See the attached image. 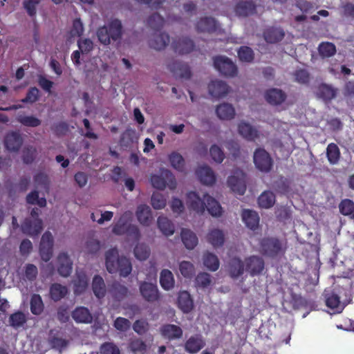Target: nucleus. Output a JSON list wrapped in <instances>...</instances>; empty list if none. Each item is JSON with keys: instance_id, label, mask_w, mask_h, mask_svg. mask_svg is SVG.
Wrapping results in <instances>:
<instances>
[{"instance_id": "nucleus-1", "label": "nucleus", "mask_w": 354, "mask_h": 354, "mask_svg": "<svg viewBox=\"0 0 354 354\" xmlns=\"http://www.w3.org/2000/svg\"><path fill=\"white\" fill-rule=\"evenodd\" d=\"M186 204L189 210L197 213H203L207 208L213 216H220L222 207L219 203L207 194H203V199L196 192H189L186 195Z\"/></svg>"}, {"instance_id": "nucleus-2", "label": "nucleus", "mask_w": 354, "mask_h": 354, "mask_svg": "<svg viewBox=\"0 0 354 354\" xmlns=\"http://www.w3.org/2000/svg\"><path fill=\"white\" fill-rule=\"evenodd\" d=\"M105 264L107 271L113 274L118 272L121 277H126L132 270L130 260L123 256L120 257L116 248L109 249L105 253Z\"/></svg>"}, {"instance_id": "nucleus-3", "label": "nucleus", "mask_w": 354, "mask_h": 354, "mask_svg": "<svg viewBox=\"0 0 354 354\" xmlns=\"http://www.w3.org/2000/svg\"><path fill=\"white\" fill-rule=\"evenodd\" d=\"M122 29L121 21L118 19H113L103 26L99 27L96 34L99 41L102 44L107 46L111 41H116L121 39Z\"/></svg>"}, {"instance_id": "nucleus-4", "label": "nucleus", "mask_w": 354, "mask_h": 354, "mask_svg": "<svg viewBox=\"0 0 354 354\" xmlns=\"http://www.w3.org/2000/svg\"><path fill=\"white\" fill-rule=\"evenodd\" d=\"M286 250V243H283L277 237H264L259 242L261 253L270 258H275L277 256L283 254Z\"/></svg>"}, {"instance_id": "nucleus-5", "label": "nucleus", "mask_w": 354, "mask_h": 354, "mask_svg": "<svg viewBox=\"0 0 354 354\" xmlns=\"http://www.w3.org/2000/svg\"><path fill=\"white\" fill-rule=\"evenodd\" d=\"M214 68L225 77H235L238 73L236 64L228 57L218 55L213 58Z\"/></svg>"}, {"instance_id": "nucleus-6", "label": "nucleus", "mask_w": 354, "mask_h": 354, "mask_svg": "<svg viewBox=\"0 0 354 354\" xmlns=\"http://www.w3.org/2000/svg\"><path fill=\"white\" fill-rule=\"evenodd\" d=\"M256 167L263 172H269L273 165L270 155L263 148H257L253 155Z\"/></svg>"}, {"instance_id": "nucleus-7", "label": "nucleus", "mask_w": 354, "mask_h": 354, "mask_svg": "<svg viewBox=\"0 0 354 354\" xmlns=\"http://www.w3.org/2000/svg\"><path fill=\"white\" fill-rule=\"evenodd\" d=\"M265 268L263 259L256 255H252L245 259V271L251 277L262 274Z\"/></svg>"}, {"instance_id": "nucleus-8", "label": "nucleus", "mask_w": 354, "mask_h": 354, "mask_svg": "<svg viewBox=\"0 0 354 354\" xmlns=\"http://www.w3.org/2000/svg\"><path fill=\"white\" fill-rule=\"evenodd\" d=\"M53 237L50 232H46L42 235L39 245V254L45 262H48L53 256Z\"/></svg>"}, {"instance_id": "nucleus-9", "label": "nucleus", "mask_w": 354, "mask_h": 354, "mask_svg": "<svg viewBox=\"0 0 354 354\" xmlns=\"http://www.w3.org/2000/svg\"><path fill=\"white\" fill-rule=\"evenodd\" d=\"M176 180L174 175L168 169H162L160 174L156 175V189L163 190L168 187L174 190L176 188Z\"/></svg>"}, {"instance_id": "nucleus-10", "label": "nucleus", "mask_w": 354, "mask_h": 354, "mask_svg": "<svg viewBox=\"0 0 354 354\" xmlns=\"http://www.w3.org/2000/svg\"><path fill=\"white\" fill-rule=\"evenodd\" d=\"M228 186L232 192L243 195L246 191L245 174L242 171H237L234 175L228 177L227 180Z\"/></svg>"}, {"instance_id": "nucleus-11", "label": "nucleus", "mask_w": 354, "mask_h": 354, "mask_svg": "<svg viewBox=\"0 0 354 354\" xmlns=\"http://www.w3.org/2000/svg\"><path fill=\"white\" fill-rule=\"evenodd\" d=\"M21 232L30 236H38L43 230L42 220L26 218L21 225Z\"/></svg>"}, {"instance_id": "nucleus-12", "label": "nucleus", "mask_w": 354, "mask_h": 354, "mask_svg": "<svg viewBox=\"0 0 354 354\" xmlns=\"http://www.w3.org/2000/svg\"><path fill=\"white\" fill-rule=\"evenodd\" d=\"M172 48L176 53L187 55L192 53L195 48L194 41L187 37H180L171 44Z\"/></svg>"}, {"instance_id": "nucleus-13", "label": "nucleus", "mask_w": 354, "mask_h": 354, "mask_svg": "<svg viewBox=\"0 0 354 354\" xmlns=\"http://www.w3.org/2000/svg\"><path fill=\"white\" fill-rule=\"evenodd\" d=\"M168 66L176 78L188 80L192 77L190 67L186 63L174 61L170 63Z\"/></svg>"}, {"instance_id": "nucleus-14", "label": "nucleus", "mask_w": 354, "mask_h": 354, "mask_svg": "<svg viewBox=\"0 0 354 354\" xmlns=\"http://www.w3.org/2000/svg\"><path fill=\"white\" fill-rule=\"evenodd\" d=\"M4 144L8 151L17 152L23 144V138L19 132H9L5 137Z\"/></svg>"}, {"instance_id": "nucleus-15", "label": "nucleus", "mask_w": 354, "mask_h": 354, "mask_svg": "<svg viewBox=\"0 0 354 354\" xmlns=\"http://www.w3.org/2000/svg\"><path fill=\"white\" fill-rule=\"evenodd\" d=\"M196 28L198 32L211 33L216 32L218 29L219 25L214 18L205 17L197 21Z\"/></svg>"}, {"instance_id": "nucleus-16", "label": "nucleus", "mask_w": 354, "mask_h": 354, "mask_svg": "<svg viewBox=\"0 0 354 354\" xmlns=\"http://www.w3.org/2000/svg\"><path fill=\"white\" fill-rule=\"evenodd\" d=\"M208 90L212 96L220 98L225 96L229 93L230 87L225 82L216 80L209 84Z\"/></svg>"}, {"instance_id": "nucleus-17", "label": "nucleus", "mask_w": 354, "mask_h": 354, "mask_svg": "<svg viewBox=\"0 0 354 354\" xmlns=\"http://www.w3.org/2000/svg\"><path fill=\"white\" fill-rule=\"evenodd\" d=\"M57 272L64 277H68L73 269V263L66 252H61L57 257Z\"/></svg>"}, {"instance_id": "nucleus-18", "label": "nucleus", "mask_w": 354, "mask_h": 354, "mask_svg": "<svg viewBox=\"0 0 354 354\" xmlns=\"http://www.w3.org/2000/svg\"><path fill=\"white\" fill-rule=\"evenodd\" d=\"M162 336L169 340H174L180 339L183 337L182 328L175 324H164L160 328Z\"/></svg>"}, {"instance_id": "nucleus-19", "label": "nucleus", "mask_w": 354, "mask_h": 354, "mask_svg": "<svg viewBox=\"0 0 354 354\" xmlns=\"http://www.w3.org/2000/svg\"><path fill=\"white\" fill-rule=\"evenodd\" d=\"M196 174L203 185H212L216 182L214 172L209 166L199 167L196 171Z\"/></svg>"}, {"instance_id": "nucleus-20", "label": "nucleus", "mask_w": 354, "mask_h": 354, "mask_svg": "<svg viewBox=\"0 0 354 354\" xmlns=\"http://www.w3.org/2000/svg\"><path fill=\"white\" fill-rule=\"evenodd\" d=\"M257 6L252 1H241L234 8V12L239 17H248L256 13Z\"/></svg>"}, {"instance_id": "nucleus-21", "label": "nucleus", "mask_w": 354, "mask_h": 354, "mask_svg": "<svg viewBox=\"0 0 354 354\" xmlns=\"http://www.w3.org/2000/svg\"><path fill=\"white\" fill-rule=\"evenodd\" d=\"M205 345V342L201 335L191 336L185 343V350L191 354L197 353Z\"/></svg>"}, {"instance_id": "nucleus-22", "label": "nucleus", "mask_w": 354, "mask_h": 354, "mask_svg": "<svg viewBox=\"0 0 354 354\" xmlns=\"http://www.w3.org/2000/svg\"><path fill=\"white\" fill-rule=\"evenodd\" d=\"M241 216L243 221L249 229L255 230L258 228L259 216L257 212L251 209H243Z\"/></svg>"}, {"instance_id": "nucleus-23", "label": "nucleus", "mask_w": 354, "mask_h": 354, "mask_svg": "<svg viewBox=\"0 0 354 354\" xmlns=\"http://www.w3.org/2000/svg\"><path fill=\"white\" fill-rule=\"evenodd\" d=\"M266 101L272 105L282 104L286 99V94L281 89L271 88L265 93Z\"/></svg>"}, {"instance_id": "nucleus-24", "label": "nucleus", "mask_w": 354, "mask_h": 354, "mask_svg": "<svg viewBox=\"0 0 354 354\" xmlns=\"http://www.w3.org/2000/svg\"><path fill=\"white\" fill-rule=\"evenodd\" d=\"M109 292L113 299L121 301L127 297L128 288L118 281H113L109 287Z\"/></svg>"}, {"instance_id": "nucleus-25", "label": "nucleus", "mask_w": 354, "mask_h": 354, "mask_svg": "<svg viewBox=\"0 0 354 354\" xmlns=\"http://www.w3.org/2000/svg\"><path fill=\"white\" fill-rule=\"evenodd\" d=\"M245 271V260L243 261L239 257H234L229 263V273L232 279L241 277Z\"/></svg>"}, {"instance_id": "nucleus-26", "label": "nucleus", "mask_w": 354, "mask_h": 354, "mask_svg": "<svg viewBox=\"0 0 354 354\" xmlns=\"http://www.w3.org/2000/svg\"><path fill=\"white\" fill-rule=\"evenodd\" d=\"M72 317L77 323L90 324L93 321V316L89 310L84 306L77 307L72 312Z\"/></svg>"}, {"instance_id": "nucleus-27", "label": "nucleus", "mask_w": 354, "mask_h": 354, "mask_svg": "<svg viewBox=\"0 0 354 354\" xmlns=\"http://www.w3.org/2000/svg\"><path fill=\"white\" fill-rule=\"evenodd\" d=\"M285 36L283 30L281 28L270 27L263 32L265 40L270 44L277 43L281 41Z\"/></svg>"}, {"instance_id": "nucleus-28", "label": "nucleus", "mask_w": 354, "mask_h": 354, "mask_svg": "<svg viewBox=\"0 0 354 354\" xmlns=\"http://www.w3.org/2000/svg\"><path fill=\"white\" fill-rule=\"evenodd\" d=\"M239 133L248 140L253 141L259 138L258 131L249 123L241 122L238 127Z\"/></svg>"}, {"instance_id": "nucleus-29", "label": "nucleus", "mask_w": 354, "mask_h": 354, "mask_svg": "<svg viewBox=\"0 0 354 354\" xmlns=\"http://www.w3.org/2000/svg\"><path fill=\"white\" fill-rule=\"evenodd\" d=\"M92 290L95 296L98 299H102L106 293V288L103 278L96 274L93 278Z\"/></svg>"}, {"instance_id": "nucleus-30", "label": "nucleus", "mask_w": 354, "mask_h": 354, "mask_svg": "<svg viewBox=\"0 0 354 354\" xmlns=\"http://www.w3.org/2000/svg\"><path fill=\"white\" fill-rule=\"evenodd\" d=\"M178 305L182 311L186 313H189L193 309L194 302L187 291H182L179 293Z\"/></svg>"}, {"instance_id": "nucleus-31", "label": "nucleus", "mask_w": 354, "mask_h": 354, "mask_svg": "<svg viewBox=\"0 0 354 354\" xmlns=\"http://www.w3.org/2000/svg\"><path fill=\"white\" fill-rule=\"evenodd\" d=\"M207 241L214 248L221 247L225 241L224 234L218 229L211 230L207 234Z\"/></svg>"}, {"instance_id": "nucleus-32", "label": "nucleus", "mask_w": 354, "mask_h": 354, "mask_svg": "<svg viewBox=\"0 0 354 354\" xmlns=\"http://www.w3.org/2000/svg\"><path fill=\"white\" fill-rule=\"evenodd\" d=\"M68 292L67 287L58 283H54L50 287V297L54 301H60L67 295Z\"/></svg>"}, {"instance_id": "nucleus-33", "label": "nucleus", "mask_w": 354, "mask_h": 354, "mask_svg": "<svg viewBox=\"0 0 354 354\" xmlns=\"http://www.w3.org/2000/svg\"><path fill=\"white\" fill-rule=\"evenodd\" d=\"M216 113L220 119L230 120L234 118L235 110L232 105L223 103L217 106Z\"/></svg>"}, {"instance_id": "nucleus-34", "label": "nucleus", "mask_w": 354, "mask_h": 354, "mask_svg": "<svg viewBox=\"0 0 354 354\" xmlns=\"http://www.w3.org/2000/svg\"><path fill=\"white\" fill-rule=\"evenodd\" d=\"M180 236L183 244L189 250L194 249L198 244L196 235L190 230L183 228Z\"/></svg>"}, {"instance_id": "nucleus-35", "label": "nucleus", "mask_w": 354, "mask_h": 354, "mask_svg": "<svg viewBox=\"0 0 354 354\" xmlns=\"http://www.w3.org/2000/svg\"><path fill=\"white\" fill-rule=\"evenodd\" d=\"M317 96L325 102H328L335 97L337 90L326 84H322L317 88Z\"/></svg>"}, {"instance_id": "nucleus-36", "label": "nucleus", "mask_w": 354, "mask_h": 354, "mask_svg": "<svg viewBox=\"0 0 354 354\" xmlns=\"http://www.w3.org/2000/svg\"><path fill=\"white\" fill-rule=\"evenodd\" d=\"M136 216L139 222L144 225H149L151 221V209L147 205H140L138 207Z\"/></svg>"}, {"instance_id": "nucleus-37", "label": "nucleus", "mask_w": 354, "mask_h": 354, "mask_svg": "<svg viewBox=\"0 0 354 354\" xmlns=\"http://www.w3.org/2000/svg\"><path fill=\"white\" fill-rule=\"evenodd\" d=\"M156 225L165 236L172 235L174 232V225L166 217L159 216L156 221Z\"/></svg>"}, {"instance_id": "nucleus-38", "label": "nucleus", "mask_w": 354, "mask_h": 354, "mask_svg": "<svg viewBox=\"0 0 354 354\" xmlns=\"http://www.w3.org/2000/svg\"><path fill=\"white\" fill-rule=\"evenodd\" d=\"M160 283L162 288L166 290H169L174 286V279L172 272L164 269L160 272Z\"/></svg>"}, {"instance_id": "nucleus-39", "label": "nucleus", "mask_w": 354, "mask_h": 354, "mask_svg": "<svg viewBox=\"0 0 354 354\" xmlns=\"http://www.w3.org/2000/svg\"><path fill=\"white\" fill-rule=\"evenodd\" d=\"M326 305L333 311V313H340L344 308V305L341 304L339 297L335 294L326 297Z\"/></svg>"}, {"instance_id": "nucleus-40", "label": "nucleus", "mask_w": 354, "mask_h": 354, "mask_svg": "<svg viewBox=\"0 0 354 354\" xmlns=\"http://www.w3.org/2000/svg\"><path fill=\"white\" fill-rule=\"evenodd\" d=\"M274 203L275 195L270 191L263 192L258 198L259 205L262 208H270Z\"/></svg>"}, {"instance_id": "nucleus-41", "label": "nucleus", "mask_w": 354, "mask_h": 354, "mask_svg": "<svg viewBox=\"0 0 354 354\" xmlns=\"http://www.w3.org/2000/svg\"><path fill=\"white\" fill-rule=\"evenodd\" d=\"M203 264L210 271H216L219 268V260L216 255L211 252H206L203 255Z\"/></svg>"}, {"instance_id": "nucleus-42", "label": "nucleus", "mask_w": 354, "mask_h": 354, "mask_svg": "<svg viewBox=\"0 0 354 354\" xmlns=\"http://www.w3.org/2000/svg\"><path fill=\"white\" fill-rule=\"evenodd\" d=\"M319 55L322 58H328L336 53V46L334 44L328 41L322 42L318 46Z\"/></svg>"}, {"instance_id": "nucleus-43", "label": "nucleus", "mask_w": 354, "mask_h": 354, "mask_svg": "<svg viewBox=\"0 0 354 354\" xmlns=\"http://www.w3.org/2000/svg\"><path fill=\"white\" fill-rule=\"evenodd\" d=\"M140 290L142 297L149 301L155 300V285L151 283L142 282L140 286Z\"/></svg>"}, {"instance_id": "nucleus-44", "label": "nucleus", "mask_w": 354, "mask_h": 354, "mask_svg": "<svg viewBox=\"0 0 354 354\" xmlns=\"http://www.w3.org/2000/svg\"><path fill=\"white\" fill-rule=\"evenodd\" d=\"M27 322L26 315L21 311H17L11 314L9 317L10 326L15 328L23 326Z\"/></svg>"}, {"instance_id": "nucleus-45", "label": "nucleus", "mask_w": 354, "mask_h": 354, "mask_svg": "<svg viewBox=\"0 0 354 354\" xmlns=\"http://www.w3.org/2000/svg\"><path fill=\"white\" fill-rule=\"evenodd\" d=\"M326 156L331 165L338 162L340 158V151L337 145L335 143H330L326 148Z\"/></svg>"}, {"instance_id": "nucleus-46", "label": "nucleus", "mask_w": 354, "mask_h": 354, "mask_svg": "<svg viewBox=\"0 0 354 354\" xmlns=\"http://www.w3.org/2000/svg\"><path fill=\"white\" fill-rule=\"evenodd\" d=\"M88 286L87 276L82 274H77L74 280V292L76 295H80L85 291Z\"/></svg>"}, {"instance_id": "nucleus-47", "label": "nucleus", "mask_w": 354, "mask_h": 354, "mask_svg": "<svg viewBox=\"0 0 354 354\" xmlns=\"http://www.w3.org/2000/svg\"><path fill=\"white\" fill-rule=\"evenodd\" d=\"M339 212L342 214L354 218V202L351 199H344L339 205Z\"/></svg>"}, {"instance_id": "nucleus-48", "label": "nucleus", "mask_w": 354, "mask_h": 354, "mask_svg": "<svg viewBox=\"0 0 354 354\" xmlns=\"http://www.w3.org/2000/svg\"><path fill=\"white\" fill-rule=\"evenodd\" d=\"M44 310V304L39 295L34 294L30 299V311L33 315H39Z\"/></svg>"}, {"instance_id": "nucleus-49", "label": "nucleus", "mask_w": 354, "mask_h": 354, "mask_svg": "<svg viewBox=\"0 0 354 354\" xmlns=\"http://www.w3.org/2000/svg\"><path fill=\"white\" fill-rule=\"evenodd\" d=\"M238 57L241 62H252L254 58V53L253 50L246 46H241L238 51Z\"/></svg>"}, {"instance_id": "nucleus-50", "label": "nucleus", "mask_w": 354, "mask_h": 354, "mask_svg": "<svg viewBox=\"0 0 354 354\" xmlns=\"http://www.w3.org/2000/svg\"><path fill=\"white\" fill-rule=\"evenodd\" d=\"M171 166L178 171H182L185 168V160L178 152L174 151L169 156Z\"/></svg>"}, {"instance_id": "nucleus-51", "label": "nucleus", "mask_w": 354, "mask_h": 354, "mask_svg": "<svg viewBox=\"0 0 354 354\" xmlns=\"http://www.w3.org/2000/svg\"><path fill=\"white\" fill-rule=\"evenodd\" d=\"M17 122L28 127H37L41 124V120L32 115H19L17 118Z\"/></svg>"}, {"instance_id": "nucleus-52", "label": "nucleus", "mask_w": 354, "mask_h": 354, "mask_svg": "<svg viewBox=\"0 0 354 354\" xmlns=\"http://www.w3.org/2000/svg\"><path fill=\"white\" fill-rule=\"evenodd\" d=\"M212 283V277L207 272H200L195 279V285L196 287L206 288Z\"/></svg>"}, {"instance_id": "nucleus-53", "label": "nucleus", "mask_w": 354, "mask_h": 354, "mask_svg": "<svg viewBox=\"0 0 354 354\" xmlns=\"http://www.w3.org/2000/svg\"><path fill=\"white\" fill-rule=\"evenodd\" d=\"M179 270L181 274L185 278L191 279L195 274V268L189 261H183L180 262Z\"/></svg>"}, {"instance_id": "nucleus-54", "label": "nucleus", "mask_w": 354, "mask_h": 354, "mask_svg": "<svg viewBox=\"0 0 354 354\" xmlns=\"http://www.w3.org/2000/svg\"><path fill=\"white\" fill-rule=\"evenodd\" d=\"M133 252L138 259L143 261L149 257L150 250L147 245L141 243L135 246Z\"/></svg>"}, {"instance_id": "nucleus-55", "label": "nucleus", "mask_w": 354, "mask_h": 354, "mask_svg": "<svg viewBox=\"0 0 354 354\" xmlns=\"http://www.w3.org/2000/svg\"><path fill=\"white\" fill-rule=\"evenodd\" d=\"M134 140V133L131 130H126L124 131L119 140V144L122 148H129L133 143Z\"/></svg>"}, {"instance_id": "nucleus-56", "label": "nucleus", "mask_w": 354, "mask_h": 354, "mask_svg": "<svg viewBox=\"0 0 354 354\" xmlns=\"http://www.w3.org/2000/svg\"><path fill=\"white\" fill-rule=\"evenodd\" d=\"M36 154L37 150L35 147L32 146L26 147L22 153L23 162L26 165L32 163L36 158Z\"/></svg>"}, {"instance_id": "nucleus-57", "label": "nucleus", "mask_w": 354, "mask_h": 354, "mask_svg": "<svg viewBox=\"0 0 354 354\" xmlns=\"http://www.w3.org/2000/svg\"><path fill=\"white\" fill-rule=\"evenodd\" d=\"M156 28V50L164 49L170 42L169 35L166 32H159Z\"/></svg>"}, {"instance_id": "nucleus-58", "label": "nucleus", "mask_w": 354, "mask_h": 354, "mask_svg": "<svg viewBox=\"0 0 354 354\" xmlns=\"http://www.w3.org/2000/svg\"><path fill=\"white\" fill-rule=\"evenodd\" d=\"M210 156L216 162L221 163L225 158V153L222 149L216 145H213L209 149Z\"/></svg>"}, {"instance_id": "nucleus-59", "label": "nucleus", "mask_w": 354, "mask_h": 354, "mask_svg": "<svg viewBox=\"0 0 354 354\" xmlns=\"http://www.w3.org/2000/svg\"><path fill=\"white\" fill-rule=\"evenodd\" d=\"M100 354H120L118 346L113 342H104L100 348Z\"/></svg>"}, {"instance_id": "nucleus-60", "label": "nucleus", "mask_w": 354, "mask_h": 354, "mask_svg": "<svg viewBox=\"0 0 354 354\" xmlns=\"http://www.w3.org/2000/svg\"><path fill=\"white\" fill-rule=\"evenodd\" d=\"M113 326L117 330L126 332L130 328L131 322L124 317H118L115 319Z\"/></svg>"}, {"instance_id": "nucleus-61", "label": "nucleus", "mask_w": 354, "mask_h": 354, "mask_svg": "<svg viewBox=\"0 0 354 354\" xmlns=\"http://www.w3.org/2000/svg\"><path fill=\"white\" fill-rule=\"evenodd\" d=\"M39 3V0H24L23 6L28 15L32 17L36 15V8Z\"/></svg>"}, {"instance_id": "nucleus-62", "label": "nucleus", "mask_w": 354, "mask_h": 354, "mask_svg": "<svg viewBox=\"0 0 354 354\" xmlns=\"http://www.w3.org/2000/svg\"><path fill=\"white\" fill-rule=\"evenodd\" d=\"M148 322L145 319L136 320L133 324V330L139 335L145 334L148 330Z\"/></svg>"}, {"instance_id": "nucleus-63", "label": "nucleus", "mask_w": 354, "mask_h": 354, "mask_svg": "<svg viewBox=\"0 0 354 354\" xmlns=\"http://www.w3.org/2000/svg\"><path fill=\"white\" fill-rule=\"evenodd\" d=\"M294 76L296 82L300 84H307L310 80V75L306 69H298L295 71Z\"/></svg>"}, {"instance_id": "nucleus-64", "label": "nucleus", "mask_w": 354, "mask_h": 354, "mask_svg": "<svg viewBox=\"0 0 354 354\" xmlns=\"http://www.w3.org/2000/svg\"><path fill=\"white\" fill-rule=\"evenodd\" d=\"M100 249V243L96 239H89L86 243V251L88 254H96Z\"/></svg>"}]
</instances>
